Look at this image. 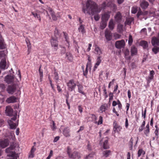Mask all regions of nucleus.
Masks as SVG:
<instances>
[{
  "mask_svg": "<svg viewBox=\"0 0 159 159\" xmlns=\"http://www.w3.org/2000/svg\"><path fill=\"white\" fill-rule=\"evenodd\" d=\"M101 9L98 8L97 5L94 2L89 1H88L86 7H83V11L86 14L88 13L89 15H94V18L96 21L99 20L100 17L98 13L100 12Z\"/></svg>",
  "mask_w": 159,
  "mask_h": 159,
  "instance_id": "nucleus-1",
  "label": "nucleus"
},
{
  "mask_svg": "<svg viewBox=\"0 0 159 159\" xmlns=\"http://www.w3.org/2000/svg\"><path fill=\"white\" fill-rule=\"evenodd\" d=\"M5 113L7 116H13V117L11 119L7 120V122L11 129H16L18 125V123L16 125L15 123H13V121L16 120L17 116L16 111V110L14 111L13 110H5Z\"/></svg>",
  "mask_w": 159,
  "mask_h": 159,
  "instance_id": "nucleus-2",
  "label": "nucleus"
},
{
  "mask_svg": "<svg viewBox=\"0 0 159 159\" xmlns=\"http://www.w3.org/2000/svg\"><path fill=\"white\" fill-rule=\"evenodd\" d=\"M15 148V146L13 143L11 145L9 148H7L5 150L6 152L8 153L7 156L12 157V158L11 159H17L18 157L17 154L15 153L14 152L12 151V150H14Z\"/></svg>",
  "mask_w": 159,
  "mask_h": 159,
  "instance_id": "nucleus-3",
  "label": "nucleus"
},
{
  "mask_svg": "<svg viewBox=\"0 0 159 159\" xmlns=\"http://www.w3.org/2000/svg\"><path fill=\"white\" fill-rule=\"evenodd\" d=\"M67 152L68 157L70 158L79 159L81 157V154L78 151H75L71 153V149L69 147H67Z\"/></svg>",
  "mask_w": 159,
  "mask_h": 159,
  "instance_id": "nucleus-4",
  "label": "nucleus"
},
{
  "mask_svg": "<svg viewBox=\"0 0 159 159\" xmlns=\"http://www.w3.org/2000/svg\"><path fill=\"white\" fill-rule=\"evenodd\" d=\"M51 46L54 48L56 50L58 49V41L57 38L52 37L50 40Z\"/></svg>",
  "mask_w": 159,
  "mask_h": 159,
  "instance_id": "nucleus-5",
  "label": "nucleus"
},
{
  "mask_svg": "<svg viewBox=\"0 0 159 159\" xmlns=\"http://www.w3.org/2000/svg\"><path fill=\"white\" fill-rule=\"evenodd\" d=\"M16 85L15 84L9 85L7 89V91L9 94H13L16 89Z\"/></svg>",
  "mask_w": 159,
  "mask_h": 159,
  "instance_id": "nucleus-6",
  "label": "nucleus"
},
{
  "mask_svg": "<svg viewBox=\"0 0 159 159\" xmlns=\"http://www.w3.org/2000/svg\"><path fill=\"white\" fill-rule=\"evenodd\" d=\"M67 86L68 87V89L72 91L75 89L76 87V84L73 80H71L67 83Z\"/></svg>",
  "mask_w": 159,
  "mask_h": 159,
  "instance_id": "nucleus-7",
  "label": "nucleus"
},
{
  "mask_svg": "<svg viewBox=\"0 0 159 159\" xmlns=\"http://www.w3.org/2000/svg\"><path fill=\"white\" fill-rule=\"evenodd\" d=\"M125 42L123 39L116 41L115 44L116 47L118 49H121L124 47Z\"/></svg>",
  "mask_w": 159,
  "mask_h": 159,
  "instance_id": "nucleus-8",
  "label": "nucleus"
},
{
  "mask_svg": "<svg viewBox=\"0 0 159 159\" xmlns=\"http://www.w3.org/2000/svg\"><path fill=\"white\" fill-rule=\"evenodd\" d=\"M9 144V141L7 139L0 140V147L4 148L7 146Z\"/></svg>",
  "mask_w": 159,
  "mask_h": 159,
  "instance_id": "nucleus-9",
  "label": "nucleus"
},
{
  "mask_svg": "<svg viewBox=\"0 0 159 159\" xmlns=\"http://www.w3.org/2000/svg\"><path fill=\"white\" fill-rule=\"evenodd\" d=\"M18 99L17 98L14 96H11L7 98L6 102L8 103L16 102Z\"/></svg>",
  "mask_w": 159,
  "mask_h": 159,
  "instance_id": "nucleus-10",
  "label": "nucleus"
},
{
  "mask_svg": "<svg viewBox=\"0 0 159 159\" xmlns=\"http://www.w3.org/2000/svg\"><path fill=\"white\" fill-rule=\"evenodd\" d=\"M105 36L107 40L109 41L112 39V33L109 30H106L105 31Z\"/></svg>",
  "mask_w": 159,
  "mask_h": 159,
  "instance_id": "nucleus-11",
  "label": "nucleus"
},
{
  "mask_svg": "<svg viewBox=\"0 0 159 159\" xmlns=\"http://www.w3.org/2000/svg\"><path fill=\"white\" fill-rule=\"evenodd\" d=\"M140 5L142 9H146L148 6L149 4L148 2L143 0L140 1Z\"/></svg>",
  "mask_w": 159,
  "mask_h": 159,
  "instance_id": "nucleus-12",
  "label": "nucleus"
},
{
  "mask_svg": "<svg viewBox=\"0 0 159 159\" xmlns=\"http://www.w3.org/2000/svg\"><path fill=\"white\" fill-rule=\"evenodd\" d=\"M14 80V77L13 76L7 75L5 78V81L8 84H11L13 82Z\"/></svg>",
  "mask_w": 159,
  "mask_h": 159,
  "instance_id": "nucleus-13",
  "label": "nucleus"
},
{
  "mask_svg": "<svg viewBox=\"0 0 159 159\" xmlns=\"http://www.w3.org/2000/svg\"><path fill=\"white\" fill-rule=\"evenodd\" d=\"M114 17L116 21L118 23H119L121 20L122 16L120 12L118 11L117 12Z\"/></svg>",
  "mask_w": 159,
  "mask_h": 159,
  "instance_id": "nucleus-14",
  "label": "nucleus"
},
{
  "mask_svg": "<svg viewBox=\"0 0 159 159\" xmlns=\"http://www.w3.org/2000/svg\"><path fill=\"white\" fill-rule=\"evenodd\" d=\"M117 105L118 106V108L119 109H122V105L120 101L119 100H117L116 101H113L112 102V106L113 107H115Z\"/></svg>",
  "mask_w": 159,
  "mask_h": 159,
  "instance_id": "nucleus-15",
  "label": "nucleus"
},
{
  "mask_svg": "<svg viewBox=\"0 0 159 159\" xmlns=\"http://www.w3.org/2000/svg\"><path fill=\"white\" fill-rule=\"evenodd\" d=\"M151 43L153 46H158L159 45V39L156 37H153Z\"/></svg>",
  "mask_w": 159,
  "mask_h": 159,
  "instance_id": "nucleus-16",
  "label": "nucleus"
},
{
  "mask_svg": "<svg viewBox=\"0 0 159 159\" xmlns=\"http://www.w3.org/2000/svg\"><path fill=\"white\" fill-rule=\"evenodd\" d=\"M6 60L5 59H2L0 62V68L5 70L6 69Z\"/></svg>",
  "mask_w": 159,
  "mask_h": 159,
  "instance_id": "nucleus-17",
  "label": "nucleus"
},
{
  "mask_svg": "<svg viewBox=\"0 0 159 159\" xmlns=\"http://www.w3.org/2000/svg\"><path fill=\"white\" fill-rule=\"evenodd\" d=\"M123 52L125 59L127 60H130L131 57L129 55L130 53L129 50L128 49H126L123 51Z\"/></svg>",
  "mask_w": 159,
  "mask_h": 159,
  "instance_id": "nucleus-18",
  "label": "nucleus"
},
{
  "mask_svg": "<svg viewBox=\"0 0 159 159\" xmlns=\"http://www.w3.org/2000/svg\"><path fill=\"white\" fill-rule=\"evenodd\" d=\"M121 128V127L120 126L117 125L116 123H115V122H114L113 130L115 133L117 132L119 133Z\"/></svg>",
  "mask_w": 159,
  "mask_h": 159,
  "instance_id": "nucleus-19",
  "label": "nucleus"
},
{
  "mask_svg": "<svg viewBox=\"0 0 159 159\" xmlns=\"http://www.w3.org/2000/svg\"><path fill=\"white\" fill-rule=\"evenodd\" d=\"M110 17V15L109 12H105L102 16V20L107 21Z\"/></svg>",
  "mask_w": 159,
  "mask_h": 159,
  "instance_id": "nucleus-20",
  "label": "nucleus"
},
{
  "mask_svg": "<svg viewBox=\"0 0 159 159\" xmlns=\"http://www.w3.org/2000/svg\"><path fill=\"white\" fill-rule=\"evenodd\" d=\"M97 62L95 63L93 69V71H95L98 66L100 65L101 62L102 60L101 59L100 56H98L97 59Z\"/></svg>",
  "mask_w": 159,
  "mask_h": 159,
  "instance_id": "nucleus-21",
  "label": "nucleus"
},
{
  "mask_svg": "<svg viewBox=\"0 0 159 159\" xmlns=\"http://www.w3.org/2000/svg\"><path fill=\"white\" fill-rule=\"evenodd\" d=\"M70 130L67 127L65 128L63 131L64 135L66 137H69L70 136Z\"/></svg>",
  "mask_w": 159,
  "mask_h": 159,
  "instance_id": "nucleus-22",
  "label": "nucleus"
},
{
  "mask_svg": "<svg viewBox=\"0 0 159 159\" xmlns=\"http://www.w3.org/2000/svg\"><path fill=\"white\" fill-rule=\"evenodd\" d=\"M62 33L63 34L64 37L65 39V40L67 43L66 46L68 47V48H69L70 46V44L69 41V38L68 37V35L67 33L64 31H63Z\"/></svg>",
  "mask_w": 159,
  "mask_h": 159,
  "instance_id": "nucleus-23",
  "label": "nucleus"
},
{
  "mask_svg": "<svg viewBox=\"0 0 159 159\" xmlns=\"http://www.w3.org/2000/svg\"><path fill=\"white\" fill-rule=\"evenodd\" d=\"M84 25L83 24L80 25L79 27L78 28V30L79 32H80L82 34H84L86 31L84 29Z\"/></svg>",
  "mask_w": 159,
  "mask_h": 159,
  "instance_id": "nucleus-24",
  "label": "nucleus"
},
{
  "mask_svg": "<svg viewBox=\"0 0 159 159\" xmlns=\"http://www.w3.org/2000/svg\"><path fill=\"white\" fill-rule=\"evenodd\" d=\"M115 24L113 22V19H111L109 23L108 27L110 30H112L114 29Z\"/></svg>",
  "mask_w": 159,
  "mask_h": 159,
  "instance_id": "nucleus-25",
  "label": "nucleus"
},
{
  "mask_svg": "<svg viewBox=\"0 0 159 159\" xmlns=\"http://www.w3.org/2000/svg\"><path fill=\"white\" fill-rule=\"evenodd\" d=\"M140 45L142 46L144 49H146L148 46V42L145 41H141L140 42Z\"/></svg>",
  "mask_w": 159,
  "mask_h": 159,
  "instance_id": "nucleus-26",
  "label": "nucleus"
},
{
  "mask_svg": "<svg viewBox=\"0 0 159 159\" xmlns=\"http://www.w3.org/2000/svg\"><path fill=\"white\" fill-rule=\"evenodd\" d=\"M78 87V92L84 95H85V94L84 92L83 91V87L81 85L79 84V85H77Z\"/></svg>",
  "mask_w": 159,
  "mask_h": 159,
  "instance_id": "nucleus-27",
  "label": "nucleus"
},
{
  "mask_svg": "<svg viewBox=\"0 0 159 159\" xmlns=\"http://www.w3.org/2000/svg\"><path fill=\"white\" fill-rule=\"evenodd\" d=\"M108 140L107 139L104 141L103 143L102 147L104 149H107L109 148V147L108 144Z\"/></svg>",
  "mask_w": 159,
  "mask_h": 159,
  "instance_id": "nucleus-28",
  "label": "nucleus"
},
{
  "mask_svg": "<svg viewBox=\"0 0 159 159\" xmlns=\"http://www.w3.org/2000/svg\"><path fill=\"white\" fill-rule=\"evenodd\" d=\"M111 151L109 150H106L103 151L102 154L103 156L107 157L110 155Z\"/></svg>",
  "mask_w": 159,
  "mask_h": 159,
  "instance_id": "nucleus-29",
  "label": "nucleus"
},
{
  "mask_svg": "<svg viewBox=\"0 0 159 159\" xmlns=\"http://www.w3.org/2000/svg\"><path fill=\"white\" fill-rule=\"evenodd\" d=\"M107 21L102 20L100 23V28L101 29H104L107 26Z\"/></svg>",
  "mask_w": 159,
  "mask_h": 159,
  "instance_id": "nucleus-30",
  "label": "nucleus"
},
{
  "mask_svg": "<svg viewBox=\"0 0 159 159\" xmlns=\"http://www.w3.org/2000/svg\"><path fill=\"white\" fill-rule=\"evenodd\" d=\"M131 52L132 56L136 55L137 53V48L134 47H132L131 49Z\"/></svg>",
  "mask_w": 159,
  "mask_h": 159,
  "instance_id": "nucleus-31",
  "label": "nucleus"
},
{
  "mask_svg": "<svg viewBox=\"0 0 159 159\" xmlns=\"http://www.w3.org/2000/svg\"><path fill=\"white\" fill-rule=\"evenodd\" d=\"M134 20V19L133 18H128L126 19L125 22V25H130L131 23Z\"/></svg>",
  "mask_w": 159,
  "mask_h": 159,
  "instance_id": "nucleus-32",
  "label": "nucleus"
},
{
  "mask_svg": "<svg viewBox=\"0 0 159 159\" xmlns=\"http://www.w3.org/2000/svg\"><path fill=\"white\" fill-rule=\"evenodd\" d=\"M41 66H40L39 69V75L40 76V81L42 82L43 78V71L42 70H41Z\"/></svg>",
  "mask_w": 159,
  "mask_h": 159,
  "instance_id": "nucleus-33",
  "label": "nucleus"
},
{
  "mask_svg": "<svg viewBox=\"0 0 159 159\" xmlns=\"http://www.w3.org/2000/svg\"><path fill=\"white\" fill-rule=\"evenodd\" d=\"M54 79L56 83H57L58 80H59V76H58V73L56 72H55L54 73Z\"/></svg>",
  "mask_w": 159,
  "mask_h": 159,
  "instance_id": "nucleus-34",
  "label": "nucleus"
},
{
  "mask_svg": "<svg viewBox=\"0 0 159 159\" xmlns=\"http://www.w3.org/2000/svg\"><path fill=\"white\" fill-rule=\"evenodd\" d=\"M35 150V148H34V146H33L31 149L30 154L29 156V157L33 158L34 157V152Z\"/></svg>",
  "mask_w": 159,
  "mask_h": 159,
  "instance_id": "nucleus-35",
  "label": "nucleus"
},
{
  "mask_svg": "<svg viewBox=\"0 0 159 159\" xmlns=\"http://www.w3.org/2000/svg\"><path fill=\"white\" fill-rule=\"evenodd\" d=\"M31 13L33 15L34 17L38 19L39 20V21H41V18L40 17V15L39 14H38L37 13H34L33 12H32Z\"/></svg>",
  "mask_w": 159,
  "mask_h": 159,
  "instance_id": "nucleus-36",
  "label": "nucleus"
},
{
  "mask_svg": "<svg viewBox=\"0 0 159 159\" xmlns=\"http://www.w3.org/2000/svg\"><path fill=\"white\" fill-rule=\"evenodd\" d=\"M66 56L69 60L71 61L72 60L73 57L72 55L70 53H66Z\"/></svg>",
  "mask_w": 159,
  "mask_h": 159,
  "instance_id": "nucleus-37",
  "label": "nucleus"
},
{
  "mask_svg": "<svg viewBox=\"0 0 159 159\" xmlns=\"http://www.w3.org/2000/svg\"><path fill=\"white\" fill-rule=\"evenodd\" d=\"M123 25L120 24H119L117 26V29L119 32H121L123 31Z\"/></svg>",
  "mask_w": 159,
  "mask_h": 159,
  "instance_id": "nucleus-38",
  "label": "nucleus"
},
{
  "mask_svg": "<svg viewBox=\"0 0 159 159\" xmlns=\"http://www.w3.org/2000/svg\"><path fill=\"white\" fill-rule=\"evenodd\" d=\"M150 76L149 77V79L150 80H152L153 79L154 75L155 74L154 71L153 70H151L150 72Z\"/></svg>",
  "mask_w": 159,
  "mask_h": 159,
  "instance_id": "nucleus-39",
  "label": "nucleus"
},
{
  "mask_svg": "<svg viewBox=\"0 0 159 159\" xmlns=\"http://www.w3.org/2000/svg\"><path fill=\"white\" fill-rule=\"evenodd\" d=\"M96 53L99 55H101L102 53V52L100 48L98 47L96 48L95 49Z\"/></svg>",
  "mask_w": 159,
  "mask_h": 159,
  "instance_id": "nucleus-40",
  "label": "nucleus"
},
{
  "mask_svg": "<svg viewBox=\"0 0 159 159\" xmlns=\"http://www.w3.org/2000/svg\"><path fill=\"white\" fill-rule=\"evenodd\" d=\"M5 48V46L3 43V39H0V48L2 49H3Z\"/></svg>",
  "mask_w": 159,
  "mask_h": 159,
  "instance_id": "nucleus-41",
  "label": "nucleus"
},
{
  "mask_svg": "<svg viewBox=\"0 0 159 159\" xmlns=\"http://www.w3.org/2000/svg\"><path fill=\"white\" fill-rule=\"evenodd\" d=\"M134 140V139H133V138H131L129 142L130 146L129 148L130 150H132L133 149V144Z\"/></svg>",
  "mask_w": 159,
  "mask_h": 159,
  "instance_id": "nucleus-42",
  "label": "nucleus"
},
{
  "mask_svg": "<svg viewBox=\"0 0 159 159\" xmlns=\"http://www.w3.org/2000/svg\"><path fill=\"white\" fill-rule=\"evenodd\" d=\"M108 105L107 104H104L101 106L100 109H107L108 108Z\"/></svg>",
  "mask_w": 159,
  "mask_h": 159,
  "instance_id": "nucleus-43",
  "label": "nucleus"
},
{
  "mask_svg": "<svg viewBox=\"0 0 159 159\" xmlns=\"http://www.w3.org/2000/svg\"><path fill=\"white\" fill-rule=\"evenodd\" d=\"M138 11L137 7H132L131 9V12L133 14L136 13Z\"/></svg>",
  "mask_w": 159,
  "mask_h": 159,
  "instance_id": "nucleus-44",
  "label": "nucleus"
},
{
  "mask_svg": "<svg viewBox=\"0 0 159 159\" xmlns=\"http://www.w3.org/2000/svg\"><path fill=\"white\" fill-rule=\"evenodd\" d=\"M146 130H145V134L147 135H148V134L149 132V125L147 124L146 127Z\"/></svg>",
  "mask_w": 159,
  "mask_h": 159,
  "instance_id": "nucleus-45",
  "label": "nucleus"
},
{
  "mask_svg": "<svg viewBox=\"0 0 159 159\" xmlns=\"http://www.w3.org/2000/svg\"><path fill=\"white\" fill-rule=\"evenodd\" d=\"M145 152L142 149H139L138 152V157H139L142 154L144 155L145 154Z\"/></svg>",
  "mask_w": 159,
  "mask_h": 159,
  "instance_id": "nucleus-46",
  "label": "nucleus"
},
{
  "mask_svg": "<svg viewBox=\"0 0 159 159\" xmlns=\"http://www.w3.org/2000/svg\"><path fill=\"white\" fill-rule=\"evenodd\" d=\"M133 43V38L132 36L131 35H130L129 36V39L128 40V44L129 45H131Z\"/></svg>",
  "mask_w": 159,
  "mask_h": 159,
  "instance_id": "nucleus-47",
  "label": "nucleus"
},
{
  "mask_svg": "<svg viewBox=\"0 0 159 159\" xmlns=\"http://www.w3.org/2000/svg\"><path fill=\"white\" fill-rule=\"evenodd\" d=\"M48 11L49 12L52 16L55 15L54 12L51 8H48Z\"/></svg>",
  "mask_w": 159,
  "mask_h": 159,
  "instance_id": "nucleus-48",
  "label": "nucleus"
},
{
  "mask_svg": "<svg viewBox=\"0 0 159 159\" xmlns=\"http://www.w3.org/2000/svg\"><path fill=\"white\" fill-rule=\"evenodd\" d=\"M48 11L49 12L52 16L55 15L54 12L51 8H48Z\"/></svg>",
  "mask_w": 159,
  "mask_h": 159,
  "instance_id": "nucleus-49",
  "label": "nucleus"
},
{
  "mask_svg": "<svg viewBox=\"0 0 159 159\" xmlns=\"http://www.w3.org/2000/svg\"><path fill=\"white\" fill-rule=\"evenodd\" d=\"M157 48V47L156 46H154V47L152 48V50L155 54H157L158 52Z\"/></svg>",
  "mask_w": 159,
  "mask_h": 159,
  "instance_id": "nucleus-50",
  "label": "nucleus"
},
{
  "mask_svg": "<svg viewBox=\"0 0 159 159\" xmlns=\"http://www.w3.org/2000/svg\"><path fill=\"white\" fill-rule=\"evenodd\" d=\"M91 67V62H87L86 65V69L90 70Z\"/></svg>",
  "mask_w": 159,
  "mask_h": 159,
  "instance_id": "nucleus-51",
  "label": "nucleus"
},
{
  "mask_svg": "<svg viewBox=\"0 0 159 159\" xmlns=\"http://www.w3.org/2000/svg\"><path fill=\"white\" fill-rule=\"evenodd\" d=\"M141 16H144L143 12H142L141 10L139 11L137 14V16L138 18H139Z\"/></svg>",
  "mask_w": 159,
  "mask_h": 159,
  "instance_id": "nucleus-52",
  "label": "nucleus"
},
{
  "mask_svg": "<svg viewBox=\"0 0 159 159\" xmlns=\"http://www.w3.org/2000/svg\"><path fill=\"white\" fill-rule=\"evenodd\" d=\"M121 35L117 33H115L114 34V37L115 39H117L120 38Z\"/></svg>",
  "mask_w": 159,
  "mask_h": 159,
  "instance_id": "nucleus-53",
  "label": "nucleus"
},
{
  "mask_svg": "<svg viewBox=\"0 0 159 159\" xmlns=\"http://www.w3.org/2000/svg\"><path fill=\"white\" fill-rule=\"evenodd\" d=\"M103 93H104V95L105 96L106 98L108 97V96L107 95V90L105 87H104L103 89Z\"/></svg>",
  "mask_w": 159,
  "mask_h": 159,
  "instance_id": "nucleus-54",
  "label": "nucleus"
},
{
  "mask_svg": "<svg viewBox=\"0 0 159 159\" xmlns=\"http://www.w3.org/2000/svg\"><path fill=\"white\" fill-rule=\"evenodd\" d=\"M102 123V116H100L99 119L98 123V125L101 124Z\"/></svg>",
  "mask_w": 159,
  "mask_h": 159,
  "instance_id": "nucleus-55",
  "label": "nucleus"
},
{
  "mask_svg": "<svg viewBox=\"0 0 159 159\" xmlns=\"http://www.w3.org/2000/svg\"><path fill=\"white\" fill-rule=\"evenodd\" d=\"M115 81V79H113L111 81L109 82V85L108 86V88H111V85H112L114 84V82Z\"/></svg>",
  "mask_w": 159,
  "mask_h": 159,
  "instance_id": "nucleus-56",
  "label": "nucleus"
},
{
  "mask_svg": "<svg viewBox=\"0 0 159 159\" xmlns=\"http://www.w3.org/2000/svg\"><path fill=\"white\" fill-rule=\"evenodd\" d=\"M53 155V151L52 150H50L49 155L47 158L46 159H50L51 157Z\"/></svg>",
  "mask_w": 159,
  "mask_h": 159,
  "instance_id": "nucleus-57",
  "label": "nucleus"
},
{
  "mask_svg": "<svg viewBox=\"0 0 159 159\" xmlns=\"http://www.w3.org/2000/svg\"><path fill=\"white\" fill-rule=\"evenodd\" d=\"M88 70V69H85V71H83V75L86 77V78H87Z\"/></svg>",
  "mask_w": 159,
  "mask_h": 159,
  "instance_id": "nucleus-58",
  "label": "nucleus"
},
{
  "mask_svg": "<svg viewBox=\"0 0 159 159\" xmlns=\"http://www.w3.org/2000/svg\"><path fill=\"white\" fill-rule=\"evenodd\" d=\"M79 47L78 46V45L77 44L76 46H75V51L76 52V53H79Z\"/></svg>",
  "mask_w": 159,
  "mask_h": 159,
  "instance_id": "nucleus-59",
  "label": "nucleus"
},
{
  "mask_svg": "<svg viewBox=\"0 0 159 159\" xmlns=\"http://www.w3.org/2000/svg\"><path fill=\"white\" fill-rule=\"evenodd\" d=\"M57 88L58 92H61L62 91V90L58 84L57 85Z\"/></svg>",
  "mask_w": 159,
  "mask_h": 159,
  "instance_id": "nucleus-60",
  "label": "nucleus"
},
{
  "mask_svg": "<svg viewBox=\"0 0 159 159\" xmlns=\"http://www.w3.org/2000/svg\"><path fill=\"white\" fill-rule=\"evenodd\" d=\"M60 137L59 136H57L54 138L53 140V142L55 143L57 142L59 139Z\"/></svg>",
  "mask_w": 159,
  "mask_h": 159,
  "instance_id": "nucleus-61",
  "label": "nucleus"
},
{
  "mask_svg": "<svg viewBox=\"0 0 159 159\" xmlns=\"http://www.w3.org/2000/svg\"><path fill=\"white\" fill-rule=\"evenodd\" d=\"M52 123H53V125L52 127V129L53 130H54L55 129H56V127L54 121H53Z\"/></svg>",
  "mask_w": 159,
  "mask_h": 159,
  "instance_id": "nucleus-62",
  "label": "nucleus"
},
{
  "mask_svg": "<svg viewBox=\"0 0 159 159\" xmlns=\"http://www.w3.org/2000/svg\"><path fill=\"white\" fill-rule=\"evenodd\" d=\"M118 84H117L114 87V89L113 91V93H115L118 89Z\"/></svg>",
  "mask_w": 159,
  "mask_h": 159,
  "instance_id": "nucleus-63",
  "label": "nucleus"
},
{
  "mask_svg": "<svg viewBox=\"0 0 159 159\" xmlns=\"http://www.w3.org/2000/svg\"><path fill=\"white\" fill-rule=\"evenodd\" d=\"M92 46V44L91 43L89 44V47L87 49V52H89L91 49V47Z\"/></svg>",
  "mask_w": 159,
  "mask_h": 159,
  "instance_id": "nucleus-64",
  "label": "nucleus"
}]
</instances>
